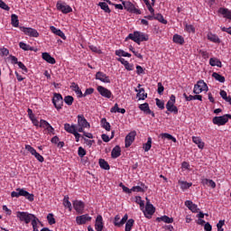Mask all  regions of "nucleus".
Returning <instances> with one entry per match:
<instances>
[{
    "label": "nucleus",
    "mask_w": 231,
    "mask_h": 231,
    "mask_svg": "<svg viewBox=\"0 0 231 231\" xmlns=\"http://www.w3.org/2000/svg\"><path fill=\"white\" fill-rule=\"evenodd\" d=\"M21 32H24V35H28V37H39V32L32 27H20Z\"/></svg>",
    "instance_id": "11"
},
{
    "label": "nucleus",
    "mask_w": 231,
    "mask_h": 231,
    "mask_svg": "<svg viewBox=\"0 0 231 231\" xmlns=\"http://www.w3.org/2000/svg\"><path fill=\"white\" fill-rule=\"evenodd\" d=\"M47 220L49 225H55L56 221H55V217H53V213L48 214Z\"/></svg>",
    "instance_id": "50"
},
{
    "label": "nucleus",
    "mask_w": 231,
    "mask_h": 231,
    "mask_svg": "<svg viewBox=\"0 0 231 231\" xmlns=\"http://www.w3.org/2000/svg\"><path fill=\"white\" fill-rule=\"evenodd\" d=\"M185 206L189 208L191 212H198V206L194 204L191 200H186Z\"/></svg>",
    "instance_id": "30"
},
{
    "label": "nucleus",
    "mask_w": 231,
    "mask_h": 231,
    "mask_svg": "<svg viewBox=\"0 0 231 231\" xmlns=\"http://www.w3.org/2000/svg\"><path fill=\"white\" fill-rule=\"evenodd\" d=\"M129 50H130V51H132V52L134 53V55L135 57H137V59H143V56H142V54H141L140 52L136 51V50H134V47L131 46V47L129 48Z\"/></svg>",
    "instance_id": "51"
},
{
    "label": "nucleus",
    "mask_w": 231,
    "mask_h": 231,
    "mask_svg": "<svg viewBox=\"0 0 231 231\" xmlns=\"http://www.w3.org/2000/svg\"><path fill=\"white\" fill-rule=\"evenodd\" d=\"M98 6H100L101 10H104V12H106V14H111V9H109V5H107V3L100 2L98 4Z\"/></svg>",
    "instance_id": "42"
},
{
    "label": "nucleus",
    "mask_w": 231,
    "mask_h": 231,
    "mask_svg": "<svg viewBox=\"0 0 231 231\" xmlns=\"http://www.w3.org/2000/svg\"><path fill=\"white\" fill-rule=\"evenodd\" d=\"M63 205L67 208H69V212H71L72 207H71V202H69V197L65 196L63 199Z\"/></svg>",
    "instance_id": "44"
},
{
    "label": "nucleus",
    "mask_w": 231,
    "mask_h": 231,
    "mask_svg": "<svg viewBox=\"0 0 231 231\" xmlns=\"http://www.w3.org/2000/svg\"><path fill=\"white\" fill-rule=\"evenodd\" d=\"M19 47L23 50V51H33V47L28 45L25 42H19Z\"/></svg>",
    "instance_id": "34"
},
{
    "label": "nucleus",
    "mask_w": 231,
    "mask_h": 231,
    "mask_svg": "<svg viewBox=\"0 0 231 231\" xmlns=\"http://www.w3.org/2000/svg\"><path fill=\"white\" fill-rule=\"evenodd\" d=\"M97 91L101 95V97H104L105 98H111V97H113V93L111 92V90L102 86L97 87Z\"/></svg>",
    "instance_id": "15"
},
{
    "label": "nucleus",
    "mask_w": 231,
    "mask_h": 231,
    "mask_svg": "<svg viewBox=\"0 0 231 231\" xmlns=\"http://www.w3.org/2000/svg\"><path fill=\"white\" fill-rule=\"evenodd\" d=\"M78 154L79 158H84V155L86 154V150L82 148V146L79 147Z\"/></svg>",
    "instance_id": "56"
},
{
    "label": "nucleus",
    "mask_w": 231,
    "mask_h": 231,
    "mask_svg": "<svg viewBox=\"0 0 231 231\" xmlns=\"http://www.w3.org/2000/svg\"><path fill=\"white\" fill-rule=\"evenodd\" d=\"M134 138H136V132H130L125 137V147H131L133 145V142H134Z\"/></svg>",
    "instance_id": "17"
},
{
    "label": "nucleus",
    "mask_w": 231,
    "mask_h": 231,
    "mask_svg": "<svg viewBox=\"0 0 231 231\" xmlns=\"http://www.w3.org/2000/svg\"><path fill=\"white\" fill-rule=\"evenodd\" d=\"M157 221H162L163 223H174V218L169 217L168 216H162L161 217H157Z\"/></svg>",
    "instance_id": "40"
},
{
    "label": "nucleus",
    "mask_w": 231,
    "mask_h": 231,
    "mask_svg": "<svg viewBox=\"0 0 231 231\" xmlns=\"http://www.w3.org/2000/svg\"><path fill=\"white\" fill-rule=\"evenodd\" d=\"M181 168L184 170V171H192V169H190V164L187 162H183L181 163Z\"/></svg>",
    "instance_id": "55"
},
{
    "label": "nucleus",
    "mask_w": 231,
    "mask_h": 231,
    "mask_svg": "<svg viewBox=\"0 0 231 231\" xmlns=\"http://www.w3.org/2000/svg\"><path fill=\"white\" fill-rule=\"evenodd\" d=\"M156 106L159 107V109H165V103L163 101L160 100L159 98H156Z\"/></svg>",
    "instance_id": "53"
},
{
    "label": "nucleus",
    "mask_w": 231,
    "mask_h": 231,
    "mask_svg": "<svg viewBox=\"0 0 231 231\" xmlns=\"http://www.w3.org/2000/svg\"><path fill=\"white\" fill-rule=\"evenodd\" d=\"M135 203H137V205H140L141 208H143V207L145 205L143 200H142V197H136Z\"/></svg>",
    "instance_id": "57"
},
{
    "label": "nucleus",
    "mask_w": 231,
    "mask_h": 231,
    "mask_svg": "<svg viewBox=\"0 0 231 231\" xmlns=\"http://www.w3.org/2000/svg\"><path fill=\"white\" fill-rule=\"evenodd\" d=\"M229 119H231L230 114H226L222 116H215L213 118V124L215 125H225V124H226Z\"/></svg>",
    "instance_id": "7"
},
{
    "label": "nucleus",
    "mask_w": 231,
    "mask_h": 231,
    "mask_svg": "<svg viewBox=\"0 0 231 231\" xmlns=\"http://www.w3.org/2000/svg\"><path fill=\"white\" fill-rule=\"evenodd\" d=\"M16 217L22 223H25V225H29V223L32 222L37 217L32 213L24 212V211H17Z\"/></svg>",
    "instance_id": "1"
},
{
    "label": "nucleus",
    "mask_w": 231,
    "mask_h": 231,
    "mask_svg": "<svg viewBox=\"0 0 231 231\" xmlns=\"http://www.w3.org/2000/svg\"><path fill=\"white\" fill-rule=\"evenodd\" d=\"M139 109L141 111H143L145 113V115H152V116H154L153 112L149 107V103H143V104L139 105Z\"/></svg>",
    "instance_id": "23"
},
{
    "label": "nucleus",
    "mask_w": 231,
    "mask_h": 231,
    "mask_svg": "<svg viewBox=\"0 0 231 231\" xmlns=\"http://www.w3.org/2000/svg\"><path fill=\"white\" fill-rule=\"evenodd\" d=\"M40 223L39 218H34L32 221V231H39V228L37 227V224Z\"/></svg>",
    "instance_id": "52"
},
{
    "label": "nucleus",
    "mask_w": 231,
    "mask_h": 231,
    "mask_svg": "<svg viewBox=\"0 0 231 231\" xmlns=\"http://www.w3.org/2000/svg\"><path fill=\"white\" fill-rule=\"evenodd\" d=\"M50 30L54 35H58V37H60V39H63V41H66V34H64L63 32L60 31V29H57L55 26H51Z\"/></svg>",
    "instance_id": "24"
},
{
    "label": "nucleus",
    "mask_w": 231,
    "mask_h": 231,
    "mask_svg": "<svg viewBox=\"0 0 231 231\" xmlns=\"http://www.w3.org/2000/svg\"><path fill=\"white\" fill-rule=\"evenodd\" d=\"M132 192H143V188L141 186H134L132 188Z\"/></svg>",
    "instance_id": "61"
},
{
    "label": "nucleus",
    "mask_w": 231,
    "mask_h": 231,
    "mask_svg": "<svg viewBox=\"0 0 231 231\" xmlns=\"http://www.w3.org/2000/svg\"><path fill=\"white\" fill-rule=\"evenodd\" d=\"M128 39H131V41H134V42H136L137 44L143 42V41H149V37L141 32H134V33H130L128 35Z\"/></svg>",
    "instance_id": "2"
},
{
    "label": "nucleus",
    "mask_w": 231,
    "mask_h": 231,
    "mask_svg": "<svg viewBox=\"0 0 231 231\" xmlns=\"http://www.w3.org/2000/svg\"><path fill=\"white\" fill-rule=\"evenodd\" d=\"M70 88L75 91V93L78 95L79 98H82L83 97L82 90H80V88H79V85H77L76 83H72Z\"/></svg>",
    "instance_id": "32"
},
{
    "label": "nucleus",
    "mask_w": 231,
    "mask_h": 231,
    "mask_svg": "<svg viewBox=\"0 0 231 231\" xmlns=\"http://www.w3.org/2000/svg\"><path fill=\"white\" fill-rule=\"evenodd\" d=\"M42 57L43 60H46V62H48L49 64H55L56 62L55 58L51 57V55H50V53L48 52H43L42 54Z\"/></svg>",
    "instance_id": "26"
},
{
    "label": "nucleus",
    "mask_w": 231,
    "mask_h": 231,
    "mask_svg": "<svg viewBox=\"0 0 231 231\" xmlns=\"http://www.w3.org/2000/svg\"><path fill=\"white\" fill-rule=\"evenodd\" d=\"M155 210L156 208H154V206H152V204H151V202L148 200L145 206V209L143 210L145 217L150 219V217H152V214H154Z\"/></svg>",
    "instance_id": "12"
},
{
    "label": "nucleus",
    "mask_w": 231,
    "mask_h": 231,
    "mask_svg": "<svg viewBox=\"0 0 231 231\" xmlns=\"http://www.w3.org/2000/svg\"><path fill=\"white\" fill-rule=\"evenodd\" d=\"M20 196H23V198H26L28 201H33L34 196L33 194L26 191L24 189H18Z\"/></svg>",
    "instance_id": "21"
},
{
    "label": "nucleus",
    "mask_w": 231,
    "mask_h": 231,
    "mask_svg": "<svg viewBox=\"0 0 231 231\" xmlns=\"http://www.w3.org/2000/svg\"><path fill=\"white\" fill-rule=\"evenodd\" d=\"M173 42H175V44L183 45V44H185V39L183 38V36H181L180 34H174L173 35Z\"/></svg>",
    "instance_id": "28"
},
{
    "label": "nucleus",
    "mask_w": 231,
    "mask_h": 231,
    "mask_svg": "<svg viewBox=\"0 0 231 231\" xmlns=\"http://www.w3.org/2000/svg\"><path fill=\"white\" fill-rule=\"evenodd\" d=\"M120 107H118V103H116L115 106L110 109V113H118V110Z\"/></svg>",
    "instance_id": "64"
},
{
    "label": "nucleus",
    "mask_w": 231,
    "mask_h": 231,
    "mask_svg": "<svg viewBox=\"0 0 231 231\" xmlns=\"http://www.w3.org/2000/svg\"><path fill=\"white\" fill-rule=\"evenodd\" d=\"M97 80H100V82H104L105 84L111 83V79H109L108 76L102 71H98L96 74Z\"/></svg>",
    "instance_id": "18"
},
{
    "label": "nucleus",
    "mask_w": 231,
    "mask_h": 231,
    "mask_svg": "<svg viewBox=\"0 0 231 231\" xmlns=\"http://www.w3.org/2000/svg\"><path fill=\"white\" fill-rule=\"evenodd\" d=\"M64 129L67 133H69L70 134H74L77 131H79L77 125H69L68 123L64 125Z\"/></svg>",
    "instance_id": "22"
},
{
    "label": "nucleus",
    "mask_w": 231,
    "mask_h": 231,
    "mask_svg": "<svg viewBox=\"0 0 231 231\" xmlns=\"http://www.w3.org/2000/svg\"><path fill=\"white\" fill-rule=\"evenodd\" d=\"M212 77L213 79H215V80H217V82H221V84H225V76H222L217 72H214L212 74Z\"/></svg>",
    "instance_id": "36"
},
{
    "label": "nucleus",
    "mask_w": 231,
    "mask_h": 231,
    "mask_svg": "<svg viewBox=\"0 0 231 231\" xmlns=\"http://www.w3.org/2000/svg\"><path fill=\"white\" fill-rule=\"evenodd\" d=\"M122 2V5L125 8V10H126L127 12H132V14H142V12H140V9H136V7H134V5L129 1H124V0H120Z\"/></svg>",
    "instance_id": "8"
},
{
    "label": "nucleus",
    "mask_w": 231,
    "mask_h": 231,
    "mask_svg": "<svg viewBox=\"0 0 231 231\" xmlns=\"http://www.w3.org/2000/svg\"><path fill=\"white\" fill-rule=\"evenodd\" d=\"M0 51L4 57H8V55L10 54V51H8V49L5 47L0 49Z\"/></svg>",
    "instance_id": "62"
},
{
    "label": "nucleus",
    "mask_w": 231,
    "mask_h": 231,
    "mask_svg": "<svg viewBox=\"0 0 231 231\" xmlns=\"http://www.w3.org/2000/svg\"><path fill=\"white\" fill-rule=\"evenodd\" d=\"M127 219H129V217L127 216V214H125L122 219H120V215H116L114 218V225L115 226H124V225H125V223H127Z\"/></svg>",
    "instance_id": "14"
},
{
    "label": "nucleus",
    "mask_w": 231,
    "mask_h": 231,
    "mask_svg": "<svg viewBox=\"0 0 231 231\" xmlns=\"http://www.w3.org/2000/svg\"><path fill=\"white\" fill-rule=\"evenodd\" d=\"M0 8H2L3 10H6V12L10 10L8 5H6V3H5L3 0H0Z\"/></svg>",
    "instance_id": "59"
},
{
    "label": "nucleus",
    "mask_w": 231,
    "mask_h": 231,
    "mask_svg": "<svg viewBox=\"0 0 231 231\" xmlns=\"http://www.w3.org/2000/svg\"><path fill=\"white\" fill-rule=\"evenodd\" d=\"M99 166L101 167V169H104L105 171H109L110 169L109 163H107V162H106V160L104 159L99 160Z\"/></svg>",
    "instance_id": "43"
},
{
    "label": "nucleus",
    "mask_w": 231,
    "mask_h": 231,
    "mask_svg": "<svg viewBox=\"0 0 231 231\" xmlns=\"http://www.w3.org/2000/svg\"><path fill=\"white\" fill-rule=\"evenodd\" d=\"M73 100L74 98L71 96H66L64 97V102L67 104V106H73Z\"/></svg>",
    "instance_id": "48"
},
{
    "label": "nucleus",
    "mask_w": 231,
    "mask_h": 231,
    "mask_svg": "<svg viewBox=\"0 0 231 231\" xmlns=\"http://www.w3.org/2000/svg\"><path fill=\"white\" fill-rule=\"evenodd\" d=\"M219 14L223 15L226 19H230L231 20V11L226 8H220L218 10Z\"/></svg>",
    "instance_id": "31"
},
{
    "label": "nucleus",
    "mask_w": 231,
    "mask_h": 231,
    "mask_svg": "<svg viewBox=\"0 0 231 231\" xmlns=\"http://www.w3.org/2000/svg\"><path fill=\"white\" fill-rule=\"evenodd\" d=\"M91 221V217L89 215L85 214L76 217L77 225H86V223Z\"/></svg>",
    "instance_id": "16"
},
{
    "label": "nucleus",
    "mask_w": 231,
    "mask_h": 231,
    "mask_svg": "<svg viewBox=\"0 0 231 231\" xmlns=\"http://www.w3.org/2000/svg\"><path fill=\"white\" fill-rule=\"evenodd\" d=\"M120 154H122V149L120 148V146L116 145V147L113 148L111 152V156L112 158L116 159L120 157Z\"/></svg>",
    "instance_id": "27"
},
{
    "label": "nucleus",
    "mask_w": 231,
    "mask_h": 231,
    "mask_svg": "<svg viewBox=\"0 0 231 231\" xmlns=\"http://www.w3.org/2000/svg\"><path fill=\"white\" fill-rule=\"evenodd\" d=\"M72 205L78 214H84V208H86V205L82 200H74Z\"/></svg>",
    "instance_id": "13"
},
{
    "label": "nucleus",
    "mask_w": 231,
    "mask_h": 231,
    "mask_svg": "<svg viewBox=\"0 0 231 231\" xmlns=\"http://www.w3.org/2000/svg\"><path fill=\"white\" fill-rule=\"evenodd\" d=\"M25 150L28 151V152H30L32 156H34V158H36V160H38L40 163H42V162H44V157H42V155L37 152V150H35V148H33L32 145L26 144Z\"/></svg>",
    "instance_id": "9"
},
{
    "label": "nucleus",
    "mask_w": 231,
    "mask_h": 231,
    "mask_svg": "<svg viewBox=\"0 0 231 231\" xmlns=\"http://www.w3.org/2000/svg\"><path fill=\"white\" fill-rule=\"evenodd\" d=\"M18 67L20 68V69H23V73H27L28 71V68H26L23 62L19 61L18 62Z\"/></svg>",
    "instance_id": "63"
},
{
    "label": "nucleus",
    "mask_w": 231,
    "mask_h": 231,
    "mask_svg": "<svg viewBox=\"0 0 231 231\" xmlns=\"http://www.w3.org/2000/svg\"><path fill=\"white\" fill-rule=\"evenodd\" d=\"M154 19L162 24H167V20L163 19V15H162V14H155Z\"/></svg>",
    "instance_id": "46"
},
{
    "label": "nucleus",
    "mask_w": 231,
    "mask_h": 231,
    "mask_svg": "<svg viewBox=\"0 0 231 231\" xmlns=\"http://www.w3.org/2000/svg\"><path fill=\"white\" fill-rule=\"evenodd\" d=\"M223 226H225V220H219V222L217 224V231H225Z\"/></svg>",
    "instance_id": "54"
},
{
    "label": "nucleus",
    "mask_w": 231,
    "mask_h": 231,
    "mask_svg": "<svg viewBox=\"0 0 231 231\" xmlns=\"http://www.w3.org/2000/svg\"><path fill=\"white\" fill-rule=\"evenodd\" d=\"M95 228L97 231L104 230V219L101 215H98L96 218Z\"/></svg>",
    "instance_id": "19"
},
{
    "label": "nucleus",
    "mask_w": 231,
    "mask_h": 231,
    "mask_svg": "<svg viewBox=\"0 0 231 231\" xmlns=\"http://www.w3.org/2000/svg\"><path fill=\"white\" fill-rule=\"evenodd\" d=\"M50 123H48V121L42 119L40 121V127H43V129H46L47 127H49Z\"/></svg>",
    "instance_id": "58"
},
{
    "label": "nucleus",
    "mask_w": 231,
    "mask_h": 231,
    "mask_svg": "<svg viewBox=\"0 0 231 231\" xmlns=\"http://www.w3.org/2000/svg\"><path fill=\"white\" fill-rule=\"evenodd\" d=\"M162 138H166L167 140H171V142H174V143H176V139L174 136H172L170 134L164 133L161 134Z\"/></svg>",
    "instance_id": "47"
},
{
    "label": "nucleus",
    "mask_w": 231,
    "mask_h": 231,
    "mask_svg": "<svg viewBox=\"0 0 231 231\" xmlns=\"http://www.w3.org/2000/svg\"><path fill=\"white\" fill-rule=\"evenodd\" d=\"M11 24L14 28L19 27V17L16 14H12L11 15Z\"/></svg>",
    "instance_id": "38"
},
{
    "label": "nucleus",
    "mask_w": 231,
    "mask_h": 231,
    "mask_svg": "<svg viewBox=\"0 0 231 231\" xmlns=\"http://www.w3.org/2000/svg\"><path fill=\"white\" fill-rule=\"evenodd\" d=\"M78 133H84V129H89L91 127V125H89V122L82 115L78 116Z\"/></svg>",
    "instance_id": "3"
},
{
    "label": "nucleus",
    "mask_w": 231,
    "mask_h": 231,
    "mask_svg": "<svg viewBox=\"0 0 231 231\" xmlns=\"http://www.w3.org/2000/svg\"><path fill=\"white\" fill-rule=\"evenodd\" d=\"M208 40L210 41V42H215V44L221 43V39H219V36L212 32L208 33Z\"/></svg>",
    "instance_id": "25"
},
{
    "label": "nucleus",
    "mask_w": 231,
    "mask_h": 231,
    "mask_svg": "<svg viewBox=\"0 0 231 231\" xmlns=\"http://www.w3.org/2000/svg\"><path fill=\"white\" fill-rule=\"evenodd\" d=\"M134 225V219L130 218V219L126 220L125 231H131V230H133Z\"/></svg>",
    "instance_id": "39"
},
{
    "label": "nucleus",
    "mask_w": 231,
    "mask_h": 231,
    "mask_svg": "<svg viewBox=\"0 0 231 231\" xmlns=\"http://www.w3.org/2000/svg\"><path fill=\"white\" fill-rule=\"evenodd\" d=\"M52 104L58 111H60V109H62V106H64V99L62 98V95L54 93Z\"/></svg>",
    "instance_id": "6"
},
{
    "label": "nucleus",
    "mask_w": 231,
    "mask_h": 231,
    "mask_svg": "<svg viewBox=\"0 0 231 231\" xmlns=\"http://www.w3.org/2000/svg\"><path fill=\"white\" fill-rule=\"evenodd\" d=\"M185 30L189 33H195L196 32V29L194 28V25H192V24H186L185 25Z\"/></svg>",
    "instance_id": "49"
},
{
    "label": "nucleus",
    "mask_w": 231,
    "mask_h": 231,
    "mask_svg": "<svg viewBox=\"0 0 231 231\" xmlns=\"http://www.w3.org/2000/svg\"><path fill=\"white\" fill-rule=\"evenodd\" d=\"M93 93H95V88H89L86 89L82 97H88V95H93Z\"/></svg>",
    "instance_id": "60"
},
{
    "label": "nucleus",
    "mask_w": 231,
    "mask_h": 231,
    "mask_svg": "<svg viewBox=\"0 0 231 231\" xmlns=\"http://www.w3.org/2000/svg\"><path fill=\"white\" fill-rule=\"evenodd\" d=\"M179 185H180L181 190H187V189H190V187H192V182L179 180Z\"/></svg>",
    "instance_id": "33"
},
{
    "label": "nucleus",
    "mask_w": 231,
    "mask_h": 231,
    "mask_svg": "<svg viewBox=\"0 0 231 231\" xmlns=\"http://www.w3.org/2000/svg\"><path fill=\"white\" fill-rule=\"evenodd\" d=\"M56 8L62 14H71V12H73V8H71V6L66 3H62L61 1L57 2Z\"/></svg>",
    "instance_id": "10"
},
{
    "label": "nucleus",
    "mask_w": 231,
    "mask_h": 231,
    "mask_svg": "<svg viewBox=\"0 0 231 231\" xmlns=\"http://www.w3.org/2000/svg\"><path fill=\"white\" fill-rule=\"evenodd\" d=\"M116 55L117 57H131V53L125 51L124 50H116Z\"/></svg>",
    "instance_id": "45"
},
{
    "label": "nucleus",
    "mask_w": 231,
    "mask_h": 231,
    "mask_svg": "<svg viewBox=\"0 0 231 231\" xmlns=\"http://www.w3.org/2000/svg\"><path fill=\"white\" fill-rule=\"evenodd\" d=\"M138 88H135V92L137 93V98L139 100H145V98H147V93H145V89L144 88H142V85H138Z\"/></svg>",
    "instance_id": "20"
},
{
    "label": "nucleus",
    "mask_w": 231,
    "mask_h": 231,
    "mask_svg": "<svg viewBox=\"0 0 231 231\" xmlns=\"http://www.w3.org/2000/svg\"><path fill=\"white\" fill-rule=\"evenodd\" d=\"M174 104H176V96L171 95L166 104V109L170 113H174V115H178V106H174Z\"/></svg>",
    "instance_id": "4"
},
{
    "label": "nucleus",
    "mask_w": 231,
    "mask_h": 231,
    "mask_svg": "<svg viewBox=\"0 0 231 231\" xmlns=\"http://www.w3.org/2000/svg\"><path fill=\"white\" fill-rule=\"evenodd\" d=\"M101 126L103 129H106V131H111V125L109 122H107V119L102 118L101 119Z\"/></svg>",
    "instance_id": "41"
},
{
    "label": "nucleus",
    "mask_w": 231,
    "mask_h": 231,
    "mask_svg": "<svg viewBox=\"0 0 231 231\" xmlns=\"http://www.w3.org/2000/svg\"><path fill=\"white\" fill-rule=\"evenodd\" d=\"M192 142L193 143H196V145H198L199 149H203L205 147V143H203V141L199 137L193 136Z\"/></svg>",
    "instance_id": "29"
},
{
    "label": "nucleus",
    "mask_w": 231,
    "mask_h": 231,
    "mask_svg": "<svg viewBox=\"0 0 231 231\" xmlns=\"http://www.w3.org/2000/svg\"><path fill=\"white\" fill-rule=\"evenodd\" d=\"M209 64L210 66H217V68H221L223 66V64L221 63V60L216 59V58H211L209 60Z\"/></svg>",
    "instance_id": "37"
},
{
    "label": "nucleus",
    "mask_w": 231,
    "mask_h": 231,
    "mask_svg": "<svg viewBox=\"0 0 231 231\" xmlns=\"http://www.w3.org/2000/svg\"><path fill=\"white\" fill-rule=\"evenodd\" d=\"M151 147H152V138L149 137L147 143L143 144V149L145 152H149Z\"/></svg>",
    "instance_id": "35"
},
{
    "label": "nucleus",
    "mask_w": 231,
    "mask_h": 231,
    "mask_svg": "<svg viewBox=\"0 0 231 231\" xmlns=\"http://www.w3.org/2000/svg\"><path fill=\"white\" fill-rule=\"evenodd\" d=\"M203 91H208V86H207L204 80H199L194 86L193 93L199 95V93H203Z\"/></svg>",
    "instance_id": "5"
}]
</instances>
